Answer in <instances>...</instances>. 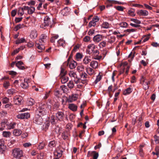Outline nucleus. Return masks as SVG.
Instances as JSON below:
<instances>
[{"label": "nucleus", "mask_w": 159, "mask_h": 159, "mask_svg": "<svg viewBox=\"0 0 159 159\" xmlns=\"http://www.w3.org/2000/svg\"><path fill=\"white\" fill-rule=\"evenodd\" d=\"M84 66L82 65H80L78 66L77 68V70L80 73L82 72H84Z\"/></svg>", "instance_id": "obj_34"}, {"label": "nucleus", "mask_w": 159, "mask_h": 159, "mask_svg": "<svg viewBox=\"0 0 159 159\" xmlns=\"http://www.w3.org/2000/svg\"><path fill=\"white\" fill-rule=\"evenodd\" d=\"M27 8V9H25L26 11H27L28 13L29 14H32L34 12L35 8L33 7H30L28 6H26Z\"/></svg>", "instance_id": "obj_23"}, {"label": "nucleus", "mask_w": 159, "mask_h": 159, "mask_svg": "<svg viewBox=\"0 0 159 159\" xmlns=\"http://www.w3.org/2000/svg\"><path fill=\"white\" fill-rule=\"evenodd\" d=\"M29 80L27 79H24V81L21 82L20 84L21 87L23 89H26L29 86Z\"/></svg>", "instance_id": "obj_15"}, {"label": "nucleus", "mask_w": 159, "mask_h": 159, "mask_svg": "<svg viewBox=\"0 0 159 159\" xmlns=\"http://www.w3.org/2000/svg\"><path fill=\"white\" fill-rule=\"evenodd\" d=\"M96 46L94 44H89L87 47V52L89 54H91L96 48Z\"/></svg>", "instance_id": "obj_7"}, {"label": "nucleus", "mask_w": 159, "mask_h": 159, "mask_svg": "<svg viewBox=\"0 0 159 159\" xmlns=\"http://www.w3.org/2000/svg\"><path fill=\"white\" fill-rule=\"evenodd\" d=\"M102 39V36L100 34H97L93 38V41L95 43H98L101 41Z\"/></svg>", "instance_id": "obj_18"}, {"label": "nucleus", "mask_w": 159, "mask_h": 159, "mask_svg": "<svg viewBox=\"0 0 159 159\" xmlns=\"http://www.w3.org/2000/svg\"><path fill=\"white\" fill-rule=\"evenodd\" d=\"M119 25L122 28L127 27L128 24L127 23L125 22H122L119 24Z\"/></svg>", "instance_id": "obj_44"}, {"label": "nucleus", "mask_w": 159, "mask_h": 159, "mask_svg": "<svg viewBox=\"0 0 159 159\" xmlns=\"http://www.w3.org/2000/svg\"><path fill=\"white\" fill-rule=\"evenodd\" d=\"M56 120L62 121L64 120L65 115L62 111H58L55 114Z\"/></svg>", "instance_id": "obj_5"}, {"label": "nucleus", "mask_w": 159, "mask_h": 159, "mask_svg": "<svg viewBox=\"0 0 159 159\" xmlns=\"http://www.w3.org/2000/svg\"><path fill=\"white\" fill-rule=\"evenodd\" d=\"M11 134V132L10 131H3L2 135L4 137L9 138Z\"/></svg>", "instance_id": "obj_32"}, {"label": "nucleus", "mask_w": 159, "mask_h": 159, "mask_svg": "<svg viewBox=\"0 0 159 159\" xmlns=\"http://www.w3.org/2000/svg\"><path fill=\"white\" fill-rule=\"evenodd\" d=\"M22 98L20 96H16L14 98V102L15 104L20 105L21 104Z\"/></svg>", "instance_id": "obj_11"}, {"label": "nucleus", "mask_w": 159, "mask_h": 159, "mask_svg": "<svg viewBox=\"0 0 159 159\" xmlns=\"http://www.w3.org/2000/svg\"><path fill=\"white\" fill-rule=\"evenodd\" d=\"M77 99V95L76 94H73L69 96L67 99V101L69 102H71L76 100Z\"/></svg>", "instance_id": "obj_17"}, {"label": "nucleus", "mask_w": 159, "mask_h": 159, "mask_svg": "<svg viewBox=\"0 0 159 159\" xmlns=\"http://www.w3.org/2000/svg\"><path fill=\"white\" fill-rule=\"evenodd\" d=\"M47 40V35L45 34H42L40 36L39 42L40 43H45Z\"/></svg>", "instance_id": "obj_16"}, {"label": "nucleus", "mask_w": 159, "mask_h": 159, "mask_svg": "<svg viewBox=\"0 0 159 159\" xmlns=\"http://www.w3.org/2000/svg\"><path fill=\"white\" fill-rule=\"evenodd\" d=\"M80 78H77V79L75 80V82L76 84L81 83L84 84H86L88 82V79L89 76L84 72L80 73Z\"/></svg>", "instance_id": "obj_1"}, {"label": "nucleus", "mask_w": 159, "mask_h": 159, "mask_svg": "<svg viewBox=\"0 0 159 159\" xmlns=\"http://www.w3.org/2000/svg\"><path fill=\"white\" fill-rule=\"evenodd\" d=\"M24 119H28L30 117V115L29 113H23Z\"/></svg>", "instance_id": "obj_57"}, {"label": "nucleus", "mask_w": 159, "mask_h": 159, "mask_svg": "<svg viewBox=\"0 0 159 159\" xmlns=\"http://www.w3.org/2000/svg\"><path fill=\"white\" fill-rule=\"evenodd\" d=\"M132 91V89L130 88H128L125 90H124L123 92V94L124 95H126L130 93Z\"/></svg>", "instance_id": "obj_30"}, {"label": "nucleus", "mask_w": 159, "mask_h": 159, "mask_svg": "<svg viewBox=\"0 0 159 159\" xmlns=\"http://www.w3.org/2000/svg\"><path fill=\"white\" fill-rule=\"evenodd\" d=\"M93 155V159H97L98 157V153L95 151L92 152H91Z\"/></svg>", "instance_id": "obj_45"}, {"label": "nucleus", "mask_w": 159, "mask_h": 159, "mask_svg": "<svg viewBox=\"0 0 159 159\" xmlns=\"http://www.w3.org/2000/svg\"><path fill=\"white\" fill-rule=\"evenodd\" d=\"M51 90H49L48 92H46L45 94V95L44 97V99H47L50 95L51 93Z\"/></svg>", "instance_id": "obj_59"}, {"label": "nucleus", "mask_w": 159, "mask_h": 159, "mask_svg": "<svg viewBox=\"0 0 159 159\" xmlns=\"http://www.w3.org/2000/svg\"><path fill=\"white\" fill-rule=\"evenodd\" d=\"M83 57L82 54L80 53H77L76 55V58L77 61H80Z\"/></svg>", "instance_id": "obj_42"}, {"label": "nucleus", "mask_w": 159, "mask_h": 159, "mask_svg": "<svg viewBox=\"0 0 159 159\" xmlns=\"http://www.w3.org/2000/svg\"><path fill=\"white\" fill-rule=\"evenodd\" d=\"M43 20V23L40 25L41 28L45 29L49 25L51 28L52 27V24L53 23V20L51 19L48 16H45Z\"/></svg>", "instance_id": "obj_2"}, {"label": "nucleus", "mask_w": 159, "mask_h": 159, "mask_svg": "<svg viewBox=\"0 0 159 159\" xmlns=\"http://www.w3.org/2000/svg\"><path fill=\"white\" fill-rule=\"evenodd\" d=\"M106 42L105 41H102L99 44V46L100 48H103L105 47L106 46Z\"/></svg>", "instance_id": "obj_60"}, {"label": "nucleus", "mask_w": 159, "mask_h": 159, "mask_svg": "<svg viewBox=\"0 0 159 159\" xmlns=\"http://www.w3.org/2000/svg\"><path fill=\"white\" fill-rule=\"evenodd\" d=\"M8 122L7 120H3L1 123V126L4 128L5 127L6 125L7 126V124Z\"/></svg>", "instance_id": "obj_47"}, {"label": "nucleus", "mask_w": 159, "mask_h": 159, "mask_svg": "<svg viewBox=\"0 0 159 159\" xmlns=\"http://www.w3.org/2000/svg\"><path fill=\"white\" fill-rule=\"evenodd\" d=\"M25 41L24 38H22L21 39H18L16 41V43L19 44L20 43H23Z\"/></svg>", "instance_id": "obj_35"}, {"label": "nucleus", "mask_w": 159, "mask_h": 159, "mask_svg": "<svg viewBox=\"0 0 159 159\" xmlns=\"http://www.w3.org/2000/svg\"><path fill=\"white\" fill-rule=\"evenodd\" d=\"M102 76L100 74H99L96 77L95 80L94 81V83L95 84H97L98 82H99L102 79Z\"/></svg>", "instance_id": "obj_49"}, {"label": "nucleus", "mask_w": 159, "mask_h": 159, "mask_svg": "<svg viewBox=\"0 0 159 159\" xmlns=\"http://www.w3.org/2000/svg\"><path fill=\"white\" fill-rule=\"evenodd\" d=\"M70 12V9L68 7H64L61 11V14L63 16H67Z\"/></svg>", "instance_id": "obj_12"}, {"label": "nucleus", "mask_w": 159, "mask_h": 159, "mask_svg": "<svg viewBox=\"0 0 159 159\" xmlns=\"http://www.w3.org/2000/svg\"><path fill=\"white\" fill-rule=\"evenodd\" d=\"M83 40L84 42H88L90 40V37L89 36H86L84 38Z\"/></svg>", "instance_id": "obj_62"}, {"label": "nucleus", "mask_w": 159, "mask_h": 159, "mask_svg": "<svg viewBox=\"0 0 159 159\" xmlns=\"http://www.w3.org/2000/svg\"><path fill=\"white\" fill-rule=\"evenodd\" d=\"M34 103V101L33 99L32 98L30 99L27 102V104L29 106H32Z\"/></svg>", "instance_id": "obj_51"}, {"label": "nucleus", "mask_w": 159, "mask_h": 159, "mask_svg": "<svg viewBox=\"0 0 159 159\" xmlns=\"http://www.w3.org/2000/svg\"><path fill=\"white\" fill-rule=\"evenodd\" d=\"M58 46H62L64 47L66 46V43L65 41L63 39H60L58 41Z\"/></svg>", "instance_id": "obj_27"}, {"label": "nucleus", "mask_w": 159, "mask_h": 159, "mask_svg": "<svg viewBox=\"0 0 159 159\" xmlns=\"http://www.w3.org/2000/svg\"><path fill=\"white\" fill-rule=\"evenodd\" d=\"M23 62L21 61H18L16 64V66H17L18 68H19L21 65L23 64Z\"/></svg>", "instance_id": "obj_61"}, {"label": "nucleus", "mask_w": 159, "mask_h": 159, "mask_svg": "<svg viewBox=\"0 0 159 159\" xmlns=\"http://www.w3.org/2000/svg\"><path fill=\"white\" fill-rule=\"evenodd\" d=\"M68 108L73 111H76L77 110V106L74 104H70L69 105Z\"/></svg>", "instance_id": "obj_24"}, {"label": "nucleus", "mask_w": 159, "mask_h": 159, "mask_svg": "<svg viewBox=\"0 0 159 159\" xmlns=\"http://www.w3.org/2000/svg\"><path fill=\"white\" fill-rule=\"evenodd\" d=\"M128 14L129 15L131 16H135L134 11L133 10H130L128 11Z\"/></svg>", "instance_id": "obj_58"}, {"label": "nucleus", "mask_w": 159, "mask_h": 159, "mask_svg": "<svg viewBox=\"0 0 159 159\" xmlns=\"http://www.w3.org/2000/svg\"><path fill=\"white\" fill-rule=\"evenodd\" d=\"M116 39V37L114 36H111L108 39V42L110 43H112L115 41Z\"/></svg>", "instance_id": "obj_39"}, {"label": "nucleus", "mask_w": 159, "mask_h": 159, "mask_svg": "<svg viewBox=\"0 0 159 159\" xmlns=\"http://www.w3.org/2000/svg\"><path fill=\"white\" fill-rule=\"evenodd\" d=\"M77 65V63L76 61H71L69 65V67L71 69H73L75 68Z\"/></svg>", "instance_id": "obj_25"}, {"label": "nucleus", "mask_w": 159, "mask_h": 159, "mask_svg": "<svg viewBox=\"0 0 159 159\" xmlns=\"http://www.w3.org/2000/svg\"><path fill=\"white\" fill-rule=\"evenodd\" d=\"M22 133L21 130L16 129L13 130V134L14 135L19 136Z\"/></svg>", "instance_id": "obj_28"}, {"label": "nucleus", "mask_w": 159, "mask_h": 159, "mask_svg": "<svg viewBox=\"0 0 159 159\" xmlns=\"http://www.w3.org/2000/svg\"><path fill=\"white\" fill-rule=\"evenodd\" d=\"M146 80L143 77H142L140 80V83L142 84L144 89L146 90L149 89L148 85L150 83L149 81H146Z\"/></svg>", "instance_id": "obj_4"}, {"label": "nucleus", "mask_w": 159, "mask_h": 159, "mask_svg": "<svg viewBox=\"0 0 159 159\" xmlns=\"http://www.w3.org/2000/svg\"><path fill=\"white\" fill-rule=\"evenodd\" d=\"M63 153V151L62 150H60L59 151H57L55 152L54 153V155H56V156L58 157H61Z\"/></svg>", "instance_id": "obj_38"}, {"label": "nucleus", "mask_w": 159, "mask_h": 159, "mask_svg": "<svg viewBox=\"0 0 159 159\" xmlns=\"http://www.w3.org/2000/svg\"><path fill=\"white\" fill-rule=\"evenodd\" d=\"M37 36V34L36 31H33L31 32L30 37L31 38H35Z\"/></svg>", "instance_id": "obj_43"}, {"label": "nucleus", "mask_w": 159, "mask_h": 159, "mask_svg": "<svg viewBox=\"0 0 159 159\" xmlns=\"http://www.w3.org/2000/svg\"><path fill=\"white\" fill-rule=\"evenodd\" d=\"M13 156L17 158H19L23 157L22 151L19 148H16L13 150Z\"/></svg>", "instance_id": "obj_3"}, {"label": "nucleus", "mask_w": 159, "mask_h": 159, "mask_svg": "<svg viewBox=\"0 0 159 159\" xmlns=\"http://www.w3.org/2000/svg\"><path fill=\"white\" fill-rule=\"evenodd\" d=\"M66 74V72L65 69L62 68H61V71L60 75L61 76H65Z\"/></svg>", "instance_id": "obj_54"}, {"label": "nucleus", "mask_w": 159, "mask_h": 159, "mask_svg": "<svg viewBox=\"0 0 159 159\" xmlns=\"http://www.w3.org/2000/svg\"><path fill=\"white\" fill-rule=\"evenodd\" d=\"M27 7L26 6H24L22 7H20L18 8V10L17 12L18 14L20 16H22L24 13V11L27 9Z\"/></svg>", "instance_id": "obj_14"}, {"label": "nucleus", "mask_w": 159, "mask_h": 159, "mask_svg": "<svg viewBox=\"0 0 159 159\" xmlns=\"http://www.w3.org/2000/svg\"><path fill=\"white\" fill-rule=\"evenodd\" d=\"M61 81L62 84L66 83L68 80V77L65 76H61Z\"/></svg>", "instance_id": "obj_31"}, {"label": "nucleus", "mask_w": 159, "mask_h": 159, "mask_svg": "<svg viewBox=\"0 0 159 159\" xmlns=\"http://www.w3.org/2000/svg\"><path fill=\"white\" fill-rule=\"evenodd\" d=\"M9 101V98L7 97H4L2 100V102L3 104H6L8 103Z\"/></svg>", "instance_id": "obj_48"}, {"label": "nucleus", "mask_w": 159, "mask_h": 159, "mask_svg": "<svg viewBox=\"0 0 159 159\" xmlns=\"http://www.w3.org/2000/svg\"><path fill=\"white\" fill-rule=\"evenodd\" d=\"M109 27V24L106 22H104L102 25V27L105 29L108 28Z\"/></svg>", "instance_id": "obj_37"}, {"label": "nucleus", "mask_w": 159, "mask_h": 159, "mask_svg": "<svg viewBox=\"0 0 159 159\" xmlns=\"http://www.w3.org/2000/svg\"><path fill=\"white\" fill-rule=\"evenodd\" d=\"M35 46L39 50V52H42L43 50L45 49V46L42 43H41V44L36 43L35 44Z\"/></svg>", "instance_id": "obj_22"}, {"label": "nucleus", "mask_w": 159, "mask_h": 159, "mask_svg": "<svg viewBox=\"0 0 159 159\" xmlns=\"http://www.w3.org/2000/svg\"><path fill=\"white\" fill-rule=\"evenodd\" d=\"M69 75L72 79H73L74 81L75 80L77 79L78 78L77 77V75L76 73L73 70H70L69 72Z\"/></svg>", "instance_id": "obj_19"}, {"label": "nucleus", "mask_w": 159, "mask_h": 159, "mask_svg": "<svg viewBox=\"0 0 159 159\" xmlns=\"http://www.w3.org/2000/svg\"><path fill=\"white\" fill-rule=\"evenodd\" d=\"M86 71L87 74L90 76L93 75L94 74V70L89 67L86 68Z\"/></svg>", "instance_id": "obj_20"}, {"label": "nucleus", "mask_w": 159, "mask_h": 159, "mask_svg": "<svg viewBox=\"0 0 159 159\" xmlns=\"http://www.w3.org/2000/svg\"><path fill=\"white\" fill-rule=\"evenodd\" d=\"M124 7L121 6H117L116 8V9L117 10L120 11H123L124 10Z\"/></svg>", "instance_id": "obj_63"}, {"label": "nucleus", "mask_w": 159, "mask_h": 159, "mask_svg": "<svg viewBox=\"0 0 159 159\" xmlns=\"http://www.w3.org/2000/svg\"><path fill=\"white\" fill-rule=\"evenodd\" d=\"M6 147L4 145V141L2 139H0V153L2 154L6 151Z\"/></svg>", "instance_id": "obj_10"}, {"label": "nucleus", "mask_w": 159, "mask_h": 159, "mask_svg": "<svg viewBox=\"0 0 159 159\" xmlns=\"http://www.w3.org/2000/svg\"><path fill=\"white\" fill-rule=\"evenodd\" d=\"M159 137L156 135H155L154 136V140L157 143H159V139H158Z\"/></svg>", "instance_id": "obj_64"}, {"label": "nucleus", "mask_w": 159, "mask_h": 159, "mask_svg": "<svg viewBox=\"0 0 159 159\" xmlns=\"http://www.w3.org/2000/svg\"><path fill=\"white\" fill-rule=\"evenodd\" d=\"M41 116L37 114L34 119V122L38 125H41L43 122V119Z\"/></svg>", "instance_id": "obj_8"}, {"label": "nucleus", "mask_w": 159, "mask_h": 159, "mask_svg": "<svg viewBox=\"0 0 159 159\" xmlns=\"http://www.w3.org/2000/svg\"><path fill=\"white\" fill-rule=\"evenodd\" d=\"M91 60L89 57L88 56H86L83 60V63L84 64L87 65L90 62Z\"/></svg>", "instance_id": "obj_33"}, {"label": "nucleus", "mask_w": 159, "mask_h": 159, "mask_svg": "<svg viewBox=\"0 0 159 159\" xmlns=\"http://www.w3.org/2000/svg\"><path fill=\"white\" fill-rule=\"evenodd\" d=\"M137 13L139 15L143 16H147L148 14V11L143 10H141L139 11Z\"/></svg>", "instance_id": "obj_21"}, {"label": "nucleus", "mask_w": 159, "mask_h": 159, "mask_svg": "<svg viewBox=\"0 0 159 159\" xmlns=\"http://www.w3.org/2000/svg\"><path fill=\"white\" fill-rule=\"evenodd\" d=\"M56 146V143L54 141H52L49 143L48 146L51 148H53Z\"/></svg>", "instance_id": "obj_41"}, {"label": "nucleus", "mask_w": 159, "mask_h": 159, "mask_svg": "<svg viewBox=\"0 0 159 159\" xmlns=\"http://www.w3.org/2000/svg\"><path fill=\"white\" fill-rule=\"evenodd\" d=\"M130 20L138 24H140L141 23V21L137 19L131 18L130 19Z\"/></svg>", "instance_id": "obj_52"}, {"label": "nucleus", "mask_w": 159, "mask_h": 159, "mask_svg": "<svg viewBox=\"0 0 159 159\" xmlns=\"http://www.w3.org/2000/svg\"><path fill=\"white\" fill-rule=\"evenodd\" d=\"M50 110H48V109L42 110L37 109L36 113L41 116H43L46 115L48 111Z\"/></svg>", "instance_id": "obj_13"}, {"label": "nucleus", "mask_w": 159, "mask_h": 159, "mask_svg": "<svg viewBox=\"0 0 159 159\" xmlns=\"http://www.w3.org/2000/svg\"><path fill=\"white\" fill-rule=\"evenodd\" d=\"M16 125V123L14 122L9 123L8 122L7 124V128L9 129H13L15 127V125Z\"/></svg>", "instance_id": "obj_29"}, {"label": "nucleus", "mask_w": 159, "mask_h": 159, "mask_svg": "<svg viewBox=\"0 0 159 159\" xmlns=\"http://www.w3.org/2000/svg\"><path fill=\"white\" fill-rule=\"evenodd\" d=\"M7 93L9 94L13 95L16 93V91L15 89H11L8 90L7 91Z\"/></svg>", "instance_id": "obj_46"}, {"label": "nucleus", "mask_w": 159, "mask_h": 159, "mask_svg": "<svg viewBox=\"0 0 159 159\" xmlns=\"http://www.w3.org/2000/svg\"><path fill=\"white\" fill-rule=\"evenodd\" d=\"M99 20V18L98 16H94L92 20L89 22V27H91L92 26H94L96 25V22H98Z\"/></svg>", "instance_id": "obj_9"}, {"label": "nucleus", "mask_w": 159, "mask_h": 159, "mask_svg": "<svg viewBox=\"0 0 159 159\" xmlns=\"http://www.w3.org/2000/svg\"><path fill=\"white\" fill-rule=\"evenodd\" d=\"M51 106L50 105H49L46 103L43 102L40 103L39 105V107L37 109H46L51 110Z\"/></svg>", "instance_id": "obj_6"}, {"label": "nucleus", "mask_w": 159, "mask_h": 159, "mask_svg": "<svg viewBox=\"0 0 159 159\" xmlns=\"http://www.w3.org/2000/svg\"><path fill=\"white\" fill-rule=\"evenodd\" d=\"M90 66L93 69H96L98 66V62L95 61H93L90 63Z\"/></svg>", "instance_id": "obj_26"}, {"label": "nucleus", "mask_w": 159, "mask_h": 159, "mask_svg": "<svg viewBox=\"0 0 159 159\" xmlns=\"http://www.w3.org/2000/svg\"><path fill=\"white\" fill-rule=\"evenodd\" d=\"M10 85V83L8 81H5L3 83V86L6 89H8Z\"/></svg>", "instance_id": "obj_36"}, {"label": "nucleus", "mask_w": 159, "mask_h": 159, "mask_svg": "<svg viewBox=\"0 0 159 159\" xmlns=\"http://www.w3.org/2000/svg\"><path fill=\"white\" fill-rule=\"evenodd\" d=\"M0 114L2 116H6L7 114V111L2 110H0Z\"/></svg>", "instance_id": "obj_56"}, {"label": "nucleus", "mask_w": 159, "mask_h": 159, "mask_svg": "<svg viewBox=\"0 0 159 159\" xmlns=\"http://www.w3.org/2000/svg\"><path fill=\"white\" fill-rule=\"evenodd\" d=\"M136 31V29H128L125 30V32L126 33H130L131 32H134Z\"/></svg>", "instance_id": "obj_55"}, {"label": "nucleus", "mask_w": 159, "mask_h": 159, "mask_svg": "<svg viewBox=\"0 0 159 159\" xmlns=\"http://www.w3.org/2000/svg\"><path fill=\"white\" fill-rule=\"evenodd\" d=\"M56 119H55V117L54 116H52L51 117L50 122L52 124H54L56 123L55 121Z\"/></svg>", "instance_id": "obj_50"}, {"label": "nucleus", "mask_w": 159, "mask_h": 159, "mask_svg": "<svg viewBox=\"0 0 159 159\" xmlns=\"http://www.w3.org/2000/svg\"><path fill=\"white\" fill-rule=\"evenodd\" d=\"M67 86L70 89L73 88L74 86L73 82L72 81H70L67 84Z\"/></svg>", "instance_id": "obj_53"}, {"label": "nucleus", "mask_w": 159, "mask_h": 159, "mask_svg": "<svg viewBox=\"0 0 159 159\" xmlns=\"http://www.w3.org/2000/svg\"><path fill=\"white\" fill-rule=\"evenodd\" d=\"M24 25L23 24H19L16 26L14 28V30L15 31H17L19 29L23 28L24 27Z\"/></svg>", "instance_id": "obj_40"}]
</instances>
